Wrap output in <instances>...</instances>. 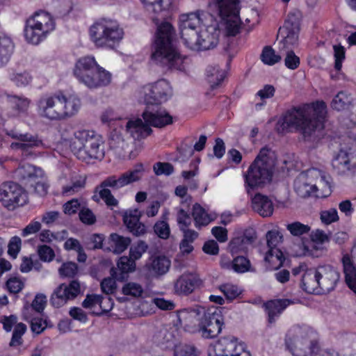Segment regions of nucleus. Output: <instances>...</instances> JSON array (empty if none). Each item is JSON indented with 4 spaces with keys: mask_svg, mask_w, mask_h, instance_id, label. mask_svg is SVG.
<instances>
[{
    "mask_svg": "<svg viewBox=\"0 0 356 356\" xmlns=\"http://www.w3.org/2000/svg\"><path fill=\"white\" fill-rule=\"evenodd\" d=\"M316 268L306 270L302 275L301 286L309 293H321Z\"/></svg>",
    "mask_w": 356,
    "mask_h": 356,
    "instance_id": "cd10ccee",
    "label": "nucleus"
},
{
    "mask_svg": "<svg viewBox=\"0 0 356 356\" xmlns=\"http://www.w3.org/2000/svg\"><path fill=\"white\" fill-rule=\"evenodd\" d=\"M144 172V166L140 163L136 164L133 169L126 171L120 175H111L106 177L99 186L97 187V189H99V194L100 197L108 207L117 206L118 201L114 197L108 188L109 187L113 190H118L125 186L138 181L143 176Z\"/></svg>",
    "mask_w": 356,
    "mask_h": 356,
    "instance_id": "1a4fd4ad",
    "label": "nucleus"
},
{
    "mask_svg": "<svg viewBox=\"0 0 356 356\" xmlns=\"http://www.w3.org/2000/svg\"><path fill=\"white\" fill-rule=\"evenodd\" d=\"M294 190L297 195L302 198L310 196L316 197H324L327 194L318 192V186L309 181L307 175H300L294 181Z\"/></svg>",
    "mask_w": 356,
    "mask_h": 356,
    "instance_id": "b1692460",
    "label": "nucleus"
},
{
    "mask_svg": "<svg viewBox=\"0 0 356 356\" xmlns=\"http://www.w3.org/2000/svg\"><path fill=\"white\" fill-rule=\"evenodd\" d=\"M236 340L234 337H226L220 340L216 347V356H230L232 352L236 351Z\"/></svg>",
    "mask_w": 356,
    "mask_h": 356,
    "instance_id": "58836bf2",
    "label": "nucleus"
},
{
    "mask_svg": "<svg viewBox=\"0 0 356 356\" xmlns=\"http://www.w3.org/2000/svg\"><path fill=\"white\" fill-rule=\"evenodd\" d=\"M282 54H276L270 46H266L262 50L261 60L266 65H273L282 60Z\"/></svg>",
    "mask_w": 356,
    "mask_h": 356,
    "instance_id": "c03bdc74",
    "label": "nucleus"
},
{
    "mask_svg": "<svg viewBox=\"0 0 356 356\" xmlns=\"http://www.w3.org/2000/svg\"><path fill=\"white\" fill-rule=\"evenodd\" d=\"M172 31L173 28L168 22L158 27L151 57L156 63L167 69L183 70L184 58L172 44Z\"/></svg>",
    "mask_w": 356,
    "mask_h": 356,
    "instance_id": "7ed1b4c3",
    "label": "nucleus"
},
{
    "mask_svg": "<svg viewBox=\"0 0 356 356\" xmlns=\"http://www.w3.org/2000/svg\"><path fill=\"white\" fill-rule=\"evenodd\" d=\"M67 235V231L61 233H52L48 229L42 231L40 234V240L43 243H50L53 240H63Z\"/></svg>",
    "mask_w": 356,
    "mask_h": 356,
    "instance_id": "6e6d98bb",
    "label": "nucleus"
},
{
    "mask_svg": "<svg viewBox=\"0 0 356 356\" xmlns=\"http://www.w3.org/2000/svg\"><path fill=\"white\" fill-rule=\"evenodd\" d=\"M78 273V266L74 262L63 263L58 268V273L61 277H74Z\"/></svg>",
    "mask_w": 356,
    "mask_h": 356,
    "instance_id": "864d4df0",
    "label": "nucleus"
},
{
    "mask_svg": "<svg viewBox=\"0 0 356 356\" xmlns=\"http://www.w3.org/2000/svg\"><path fill=\"white\" fill-rule=\"evenodd\" d=\"M192 216L195 226L198 229L208 225L215 219V216L207 213L206 210L198 203H195L193 206Z\"/></svg>",
    "mask_w": 356,
    "mask_h": 356,
    "instance_id": "2f4dec72",
    "label": "nucleus"
},
{
    "mask_svg": "<svg viewBox=\"0 0 356 356\" xmlns=\"http://www.w3.org/2000/svg\"><path fill=\"white\" fill-rule=\"evenodd\" d=\"M7 134L12 138L21 141L19 143H12L10 147L13 149L28 150L29 148L44 147V143L38 135H33L29 133L22 134L14 129L9 131Z\"/></svg>",
    "mask_w": 356,
    "mask_h": 356,
    "instance_id": "4be33fe9",
    "label": "nucleus"
},
{
    "mask_svg": "<svg viewBox=\"0 0 356 356\" xmlns=\"http://www.w3.org/2000/svg\"><path fill=\"white\" fill-rule=\"evenodd\" d=\"M90 35L96 46L113 49L122 40L124 32L116 22L102 20L90 27Z\"/></svg>",
    "mask_w": 356,
    "mask_h": 356,
    "instance_id": "9b49d317",
    "label": "nucleus"
},
{
    "mask_svg": "<svg viewBox=\"0 0 356 356\" xmlns=\"http://www.w3.org/2000/svg\"><path fill=\"white\" fill-rule=\"evenodd\" d=\"M122 293L134 298L141 297L144 293L143 287L138 283L129 282L126 283L122 289Z\"/></svg>",
    "mask_w": 356,
    "mask_h": 356,
    "instance_id": "09e8293b",
    "label": "nucleus"
},
{
    "mask_svg": "<svg viewBox=\"0 0 356 356\" xmlns=\"http://www.w3.org/2000/svg\"><path fill=\"white\" fill-rule=\"evenodd\" d=\"M207 76L212 88H217L224 79L223 72L220 71L216 67H209L207 70Z\"/></svg>",
    "mask_w": 356,
    "mask_h": 356,
    "instance_id": "3c124183",
    "label": "nucleus"
},
{
    "mask_svg": "<svg viewBox=\"0 0 356 356\" xmlns=\"http://www.w3.org/2000/svg\"><path fill=\"white\" fill-rule=\"evenodd\" d=\"M0 322L3 324V329L6 332H10L13 325H15L9 345L10 346L21 345L22 343V337L26 330V325L23 323H17V317L15 315L3 316L1 317Z\"/></svg>",
    "mask_w": 356,
    "mask_h": 356,
    "instance_id": "5701e85b",
    "label": "nucleus"
},
{
    "mask_svg": "<svg viewBox=\"0 0 356 356\" xmlns=\"http://www.w3.org/2000/svg\"><path fill=\"white\" fill-rule=\"evenodd\" d=\"M112 299L109 297L103 298L101 296L92 294L87 295L86 299L82 302V306L86 309H92L99 305L101 312H93L96 315H100L110 312L113 308Z\"/></svg>",
    "mask_w": 356,
    "mask_h": 356,
    "instance_id": "a878e982",
    "label": "nucleus"
},
{
    "mask_svg": "<svg viewBox=\"0 0 356 356\" xmlns=\"http://www.w3.org/2000/svg\"><path fill=\"white\" fill-rule=\"evenodd\" d=\"M118 268L121 272L118 275L116 272L112 274L115 279L120 280L124 279V274L131 273L136 269V262L130 257L123 256L118 261Z\"/></svg>",
    "mask_w": 356,
    "mask_h": 356,
    "instance_id": "e433bc0d",
    "label": "nucleus"
},
{
    "mask_svg": "<svg viewBox=\"0 0 356 356\" xmlns=\"http://www.w3.org/2000/svg\"><path fill=\"white\" fill-rule=\"evenodd\" d=\"M219 289L225 296L230 300L235 299L241 293V291L237 286L231 284H222L220 286Z\"/></svg>",
    "mask_w": 356,
    "mask_h": 356,
    "instance_id": "13d9d810",
    "label": "nucleus"
},
{
    "mask_svg": "<svg viewBox=\"0 0 356 356\" xmlns=\"http://www.w3.org/2000/svg\"><path fill=\"white\" fill-rule=\"evenodd\" d=\"M252 207L253 210L262 217L270 216L274 210L271 200L268 196L261 193H257L252 198Z\"/></svg>",
    "mask_w": 356,
    "mask_h": 356,
    "instance_id": "bb28decb",
    "label": "nucleus"
},
{
    "mask_svg": "<svg viewBox=\"0 0 356 356\" xmlns=\"http://www.w3.org/2000/svg\"><path fill=\"white\" fill-rule=\"evenodd\" d=\"M232 268L236 273H243L250 270V262L244 257H236L229 264Z\"/></svg>",
    "mask_w": 356,
    "mask_h": 356,
    "instance_id": "603ef678",
    "label": "nucleus"
},
{
    "mask_svg": "<svg viewBox=\"0 0 356 356\" xmlns=\"http://www.w3.org/2000/svg\"><path fill=\"white\" fill-rule=\"evenodd\" d=\"M15 45L7 36H0V67L6 65L14 51Z\"/></svg>",
    "mask_w": 356,
    "mask_h": 356,
    "instance_id": "f704fd0d",
    "label": "nucleus"
},
{
    "mask_svg": "<svg viewBox=\"0 0 356 356\" xmlns=\"http://www.w3.org/2000/svg\"><path fill=\"white\" fill-rule=\"evenodd\" d=\"M229 249L232 254H236L245 251L247 249V244L241 236H237L230 241Z\"/></svg>",
    "mask_w": 356,
    "mask_h": 356,
    "instance_id": "69168bd1",
    "label": "nucleus"
},
{
    "mask_svg": "<svg viewBox=\"0 0 356 356\" xmlns=\"http://www.w3.org/2000/svg\"><path fill=\"white\" fill-rule=\"evenodd\" d=\"M70 148L74 155L82 161L102 160L104 157V143L101 136L90 130H78Z\"/></svg>",
    "mask_w": 356,
    "mask_h": 356,
    "instance_id": "0eeeda50",
    "label": "nucleus"
},
{
    "mask_svg": "<svg viewBox=\"0 0 356 356\" xmlns=\"http://www.w3.org/2000/svg\"><path fill=\"white\" fill-rule=\"evenodd\" d=\"M317 273L320 291L322 293H329L332 291L340 280L339 272L330 265L317 267Z\"/></svg>",
    "mask_w": 356,
    "mask_h": 356,
    "instance_id": "412c9836",
    "label": "nucleus"
},
{
    "mask_svg": "<svg viewBox=\"0 0 356 356\" xmlns=\"http://www.w3.org/2000/svg\"><path fill=\"white\" fill-rule=\"evenodd\" d=\"M86 181L84 179L79 178L73 180L70 184L63 186V195L66 196L73 195L84 188Z\"/></svg>",
    "mask_w": 356,
    "mask_h": 356,
    "instance_id": "8fccbe9b",
    "label": "nucleus"
},
{
    "mask_svg": "<svg viewBox=\"0 0 356 356\" xmlns=\"http://www.w3.org/2000/svg\"><path fill=\"white\" fill-rule=\"evenodd\" d=\"M154 230L156 235L163 239H167L170 234L169 225L163 220L156 222Z\"/></svg>",
    "mask_w": 356,
    "mask_h": 356,
    "instance_id": "e2e57ef3",
    "label": "nucleus"
},
{
    "mask_svg": "<svg viewBox=\"0 0 356 356\" xmlns=\"http://www.w3.org/2000/svg\"><path fill=\"white\" fill-rule=\"evenodd\" d=\"M207 309L201 306L182 309L179 314V320L184 330L190 333H197Z\"/></svg>",
    "mask_w": 356,
    "mask_h": 356,
    "instance_id": "6ab92c4d",
    "label": "nucleus"
},
{
    "mask_svg": "<svg viewBox=\"0 0 356 356\" xmlns=\"http://www.w3.org/2000/svg\"><path fill=\"white\" fill-rule=\"evenodd\" d=\"M280 54L285 55L284 65L288 69L294 70L299 67L300 58L296 55L292 49L280 51Z\"/></svg>",
    "mask_w": 356,
    "mask_h": 356,
    "instance_id": "de8ad7c7",
    "label": "nucleus"
},
{
    "mask_svg": "<svg viewBox=\"0 0 356 356\" xmlns=\"http://www.w3.org/2000/svg\"><path fill=\"white\" fill-rule=\"evenodd\" d=\"M202 285L203 281L197 274L185 273L174 281L173 292L179 296H188Z\"/></svg>",
    "mask_w": 356,
    "mask_h": 356,
    "instance_id": "a211bd4d",
    "label": "nucleus"
},
{
    "mask_svg": "<svg viewBox=\"0 0 356 356\" xmlns=\"http://www.w3.org/2000/svg\"><path fill=\"white\" fill-rule=\"evenodd\" d=\"M147 9L155 13L168 10L172 3V0H140Z\"/></svg>",
    "mask_w": 356,
    "mask_h": 356,
    "instance_id": "37998d69",
    "label": "nucleus"
},
{
    "mask_svg": "<svg viewBox=\"0 0 356 356\" xmlns=\"http://www.w3.org/2000/svg\"><path fill=\"white\" fill-rule=\"evenodd\" d=\"M89 77L96 83L97 81L98 82L95 86H88L89 88L106 86L108 85L111 81V73L99 66L96 68L95 72L89 74Z\"/></svg>",
    "mask_w": 356,
    "mask_h": 356,
    "instance_id": "4c0bfd02",
    "label": "nucleus"
},
{
    "mask_svg": "<svg viewBox=\"0 0 356 356\" xmlns=\"http://www.w3.org/2000/svg\"><path fill=\"white\" fill-rule=\"evenodd\" d=\"M287 230L294 236H300L309 232L311 228L309 225L300 222H293L286 225Z\"/></svg>",
    "mask_w": 356,
    "mask_h": 356,
    "instance_id": "5fc2aeb1",
    "label": "nucleus"
},
{
    "mask_svg": "<svg viewBox=\"0 0 356 356\" xmlns=\"http://www.w3.org/2000/svg\"><path fill=\"white\" fill-rule=\"evenodd\" d=\"M98 66L94 57L81 58L75 64L74 74L81 83L86 86H95L97 85L96 82L89 77V74L95 72Z\"/></svg>",
    "mask_w": 356,
    "mask_h": 356,
    "instance_id": "aec40b11",
    "label": "nucleus"
},
{
    "mask_svg": "<svg viewBox=\"0 0 356 356\" xmlns=\"http://www.w3.org/2000/svg\"><path fill=\"white\" fill-rule=\"evenodd\" d=\"M206 15L203 11H197L183 14L179 17L181 38L185 46L191 50H209L218 42L220 30L216 26H208L204 30L197 31Z\"/></svg>",
    "mask_w": 356,
    "mask_h": 356,
    "instance_id": "f03ea898",
    "label": "nucleus"
},
{
    "mask_svg": "<svg viewBox=\"0 0 356 356\" xmlns=\"http://www.w3.org/2000/svg\"><path fill=\"white\" fill-rule=\"evenodd\" d=\"M144 121L140 118L130 120L127 122V131L136 140L144 138L151 134L150 126L163 127L172 123V117L163 108L155 110L148 106L142 115Z\"/></svg>",
    "mask_w": 356,
    "mask_h": 356,
    "instance_id": "423d86ee",
    "label": "nucleus"
},
{
    "mask_svg": "<svg viewBox=\"0 0 356 356\" xmlns=\"http://www.w3.org/2000/svg\"><path fill=\"white\" fill-rule=\"evenodd\" d=\"M277 156L271 149H261L254 161L250 165L245 176V184L250 188H262L269 184L273 177Z\"/></svg>",
    "mask_w": 356,
    "mask_h": 356,
    "instance_id": "39448f33",
    "label": "nucleus"
},
{
    "mask_svg": "<svg viewBox=\"0 0 356 356\" xmlns=\"http://www.w3.org/2000/svg\"><path fill=\"white\" fill-rule=\"evenodd\" d=\"M321 219L325 224L329 225L339 220L338 213L336 209L331 208L321 213Z\"/></svg>",
    "mask_w": 356,
    "mask_h": 356,
    "instance_id": "338daca9",
    "label": "nucleus"
},
{
    "mask_svg": "<svg viewBox=\"0 0 356 356\" xmlns=\"http://www.w3.org/2000/svg\"><path fill=\"white\" fill-rule=\"evenodd\" d=\"M145 266L152 275H163L168 271L170 261L165 256H157L150 258Z\"/></svg>",
    "mask_w": 356,
    "mask_h": 356,
    "instance_id": "c85d7f7f",
    "label": "nucleus"
},
{
    "mask_svg": "<svg viewBox=\"0 0 356 356\" xmlns=\"http://www.w3.org/2000/svg\"><path fill=\"white\" fill-rule=\"evenodd\" d=\"M353 97L350 94L344 91H341L333 98L331 106L337 111H343L348 108L353 102Z\"/></svg>",
    "mask_w": 356,
    "mask_h": 356,
    "instance_id": "ea45409f",
    "label": "nucleus"
},
{
    "mask_svg": "<svg viewBox=\"0 0 356 356\" xmlns=\"http://www.w3.org/2000/svg\"><path fill=\"white\" fill-rule=\"evenodd\" d=\"M110 241L113 246V252L117 254L124 252L131 243L129 237H124L116 233L110 235Z\"/></svg>",
    "mask_w": 356,
    "mask_h": 356,
    "instance_id": "79ce46f5",
    "label": "nucleus"
},
{
    "mask_svg": "<svg viewBox=\"0 0 356 356\" xmlns=\"http://www.w3.org/2000/svg\"><path fill=\"white\" fill-rule=\"evenodd\" d=\"M300 13L294 11L289 13L284 26L280 28L277 36L281 37L282 40L279 42V50H286L293 49L298 44L300 24Z\"/></svg>",
    "mask_w": 356,
    "mask_h": 356,
    "instance_id": "ddd939ff",
    "label": "nucleus"
},
{
    "mask_svg": "<svg viewBox=\"0 0 356 356\" xmlns=\"http://www.w3.org/2000/svg\"><path fill=\"white\" fill-rule=\"evenodd\" d=\"M141 213L138 209L129 210L123 216V222L127 229L135 236L145 233V226L140 222Z\"/></svg>",
    "mask_w": 356,
    "mask_h": 356,
    "instance_id": "393cba45",
    "label": "nucleus"
},
{
    "mask_svg": "<svg viewBox=\"0 0 356 356\" xmlns=\"http://www.w3.org/2000/svg\"><path fill=\"white\" fill-rule=\"evenodd\" d=\"M198 348L192 344L180 343L174 348V356H199Z\"/></svg>",
    "mask_w": 356,
    "mask_h": 356,
    "instance_id": "a18cd8bd",
    "label": "nucleus"
},
{
    "mask_svg": "<svg viewBox=\"0 0 356 356\" xmlns=\"http://www.w3.org/2000/svg\"><path fill=\"white\" fill-rule=\"evenodd\" d=\"M81 106L80 99L75 95L66 96L61 92L42 96L38 102L40 116L49 120H64L74 115Z\"/></svg>",
    "mask_w": 356,
    "mask_h": 356,
    "instance_id": "20e7f679",
    "label": "nucleus"
},
{
    "mask_svg": "<svg viewBox=\"0 0 356 356\" xmlns=\"http://www.w3.org/2000/svg\"><path fill=\"white\" fill-rule=\"evenodd\" d=\"M148 248L147 243L143 241H140L136 245L131 247L129 250V257L134 261L139 259L143 253H145Z\"/></svg>",
    "mask_w": 356,
    "mask_h": 356,
    "instance_id": "680f3d73",
    "label": "nucleus"
},
{
    "mask_svg": "<svg viewBox=\"0 0 356 356\" xmlns=\"http://www.w3.org/2000/svg\"><path fill=\"white\" fill-rule=\"evenodd\" d=\"M326 112V105L323 102L293 108L284 115L282 130L287 132L294 130L300 133L305 141L317 142L323 129Z\"/></svg>",
    "mask_w": 356,
    "mask_h": 356,
    "instance_id": "f257e3e1",
    "label": "nucleus"
},
{
    "mask_svg": "<svg viewBox=\"0 0 356 356\" xmlns=\"http://www.w3.org/2000/svg\"><path fill=\"white\" fill-rule=\"evenodd\" d=\"M238 4V0H209V10L220 17L229 36H235L240 32L241 22Z\"/></svg>",
    "mask_w": 356,
    "mask_h": 356,
    "instance_id": "9d476101",
    "label": "nucleus"
},
{
    "mask_svg": "<svg viewBox=\"0 0 356 356\" xmlns=\"http://www.w3.org/2000/svg\"><path fill=\"white\" fill-rule=\"evenodd\" d=\"M79 218L81 222L86 225H93L96 222V216L92 211L88 208H83L79 212Z\"/></svg>",
    "mask_w": 356,
    "mask_h": 356,
    "instance_id": "774afa93",
    "label": "nucleus"
},
{
    "mask_svg": "<svg viewBox=\"0 0 356 356\" xmlns=\"http://www.w3.org/2000/svg\"><path fill=\"white\" fill-rule=\"evenodd\" d=\"M54 29L55 22L49 13L37 12L26 20L24 36L28 42L38 44Z\"/></svg>",
    "mask_w": 356,
    "mask_h": 356,
    "instance_id": "f8f14e48",
    "label": "nucleus"
},
{
    "mask_svg": "<svg viewBox=\"0 0 356 356\" xmlns=\"http://www.w3.org/2000/svg\"><path fill=\"white\" fill-rule=\"evenodd\" d=\"M266 243L268 250L278 249L277 245L282 242V236L277 231L270 230L266 233Z\"/></svg>",
    "mask_w": 356,
    "mask_h": 356,
    "instance_id": "bf43d9fd",
    "label": "nucleus"
},
{
    "mask_svg": "<svg viewBox=\"0 0 356 356\" xmlns=\"http://www.w3.org/2000/svg\"><path fill=\"white\" fill-rule=\"evenodd\" d=\"M154 173L159 175H170L174 172L173 165L170 163L157 162L153 166Z\"/></svg>",
    "mask_w": 356,
    "mask_h": 356,
    "instance_id": "0e129e2a",
    "label": "nucleus"
},
{
    "mask_svg": "<svg viewBox=\"0 0 356 356\" xmlns=\"http://www.w3.org/2000/svg\"><path fill=\"white\" fill-rule=\"evenodd\" d=\"M0 202L8 210H14L26 203L27 195L18 184L5 182L0 186Z\"/></svg>",
    "mask_w": 356,
    "mask_h": 356,
    "instance_id": "4468645a",
    "label": "nucleus"
},
{
    "mask_svg": "<svg viewBox=\"0 0 356 356\" xmlns=\"http://www.w3.org/2000/svg\"><path fill=\"white\" fill-rule=\"evenodd\" d=\"M264 260L268 264L269 268L277 270L282 266L285 258L280 249H272L266 251Z\"/></svg>",
    "mask_w": 356,
    "mask_h": 356,
    "instance_id": "c9c22d12",
    "label": "nucleus"
},
{
    "mask_svg": "<svg viewBox=\"0 0 356 356\" xmlns=\"http://www.w3.org/2000/svg\"><path fill=\"white\" fill-rule=\"evenodd\" d=\"M345 275V281L348 287L356 293V268L348 254H345L341 259Z\"/></svg>",
    "mask_w": 356,
    "mask_h": 356,
    "instance_id": "7c9ffc66",
    "label": "nucleus"
},
{
    "mask_svg": "<svg viewBox=\"0 0 356 356\" xmlns=\"http://www.w3.org/2000/svg\"><path fill=\"white\" fill-rule=\"evenodd\" d=\"M177 222L180 230L187 229L191 225L190 214L183 208H177Z\"/></svg>",
    "mask_w": 356,
    "mask_h": 356,
    "instance_id": "4d7b16f0",
    "label": "nucleus"
},
{
    "mask_svg": "<svg viewBox=\"0 0 356 356\" xmlns=\"http://www.w3.org/2000/svg\"><path fill=\"white\" fill-rule=\"evenodd\" d=\"M333 168L343 173L350 170V160L346 152L341 151L332 161Z\"/></svg>",
    "mask_w": 356,
    "mask_h": 356,
    "instance_id": "49530a36",
    "label": "nucleus"
},
{
    "mask_svg": "<svg viewBox=\"0 0 356 356\" xmlns=\"http://www.w3.org/2000/svg\"><path fill=\"white\" fill-rule=\"evenodd\" d=\"M81 293V285L77 280H72L69 284H60L52 293L50 303L56 308L65 305L69 300L75 299Z\"/></svg>",
    "mask_w": 356,
    "mask_h": 356,
    "instance_id": "f3484780",
    "label": "nucleus"
},
{
    "mask_svg": "<svg viewBox=\"0 0 356 356\" xmlns=\"http://www.w3.org/2000/svg\"><path fill=\"white\" fill-rule=\"evenodd\" d=\"M10 80L18 87L26 86L32 81V76L26 70H12L9 74Z\"/></svg>",
    "mask_w": 356,
    "mask_h": 356,
    "instance_id": "a19ab883",
    "label": "nucleus"
},
{
    "mask_svg": "<svg viewBox=\"0 0 356 356\" xmlns=\"http://www.w3.org/2000/svg\"><path fill=\"white\" fill-rule=\"evenodd\" d=\"M38 254L40 259L44 262H50L55 257L54 250L47 245H42L38 247Z\"/></svg>",
    "mask_w": 356,
    "mask_h": 356,
    "instance_id": "052dcab7",
    "label": "nucleus"
},
{
    "mask_svg": "<svg viewBox=\"0 0 356 356\" xmlns=\"http://www.w3.org/2000/svg\"><path fill=\"white\" fill-rule=\"evenodd\" d=\"M144 101L147 107L150 106L155 110L161 102L167 100L170 95V86L165 80H160L154 84L148 85L143 88Z\"/></svg>",
    "mask_w": 356,
    "mask_h": 356,
    "instance_id": "2eb2a0df",
    "label": "nucleus"
},
{
    "mask_svg": "<svg viewBox=\"0 0 356 356\" xmlns=\"http://www.w3.org/2000/svg\"><path fill=\"white\" fill-rule=\"evenodd\" d=\"M290 303L291 301L288 299H277L266 302L264 307L268 312L269 323H273L275 317L280 315Z\"/></svg>",
    "mask_w": 356,
    "mask_h": 356,
    "instance_id": "c756f323",
    "label": "nucleus"
},
{
    "mask_svg": "<svg viewBox=\"0 0 356 356\" xmlns=\"http://www.w3.org/2000/svg\"><path fill=\"white\" fill-rule=\"evenodd\" d=\"M8 102L13 110L14 115H20L27 112L31 101L24 96L8 95Z\"/></svg>",
    "mask_w": 356,
    "mask_h": 356,
    "instance_id": "72a5a7b5",
    "label": "nucleus"
},
{
    "mask_svg": "<svg viewBox=\"0 0 356 356\" xmlns=\"http://www.w3.org/2000/svg\"><path fill=\"white\" fill-rule=\"evenodd\" d=\"M16 176L21 180H33L36 178H42L43 171L29 163L24 164L15 171Z\"/></svg>",
    "mask_w": 356,
    "mask_h": 356,
    "instance_id": "473e14b6",
    "label": "nucleus"
},
{
    "mask_svg": "<svg viewBox=\"0 0 356 356\" xmlns=\"http://www.w3.org/2000/svg\"><path fill=\"white\" fill-rule=\"evenodd\" d=\"M222 318L216 308L207 309L197 332L204 339H213L222 330Z\"/></svg>",
    "mask_w": 356,
    "mask_h": 356,
    "instance_id": "dca6fc26",
    "label": "nucleus"
},
{
    "mask_svg": "<svg viewBox=\"0 0 356 356\" xmlns=\"http://www.w3.org/2000/svg\"><path fill=\"white\" fill-rule=\"evenodd\" d=\"M316 332L307 325L292 326L285 336L287 349L294 356H312L318 350Z\"/></svg>",
    "mask_w": 356,
    "mask_h": 356,
    "instance_id": "6e6552de",
    "label": "nucleus"
}]
</instances>
